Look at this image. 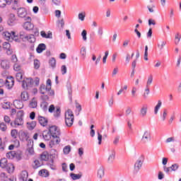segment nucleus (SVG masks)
Here are the masks:
<instances>
[{
	"label": "nucleus",
	"instance_id": "9d476101",
	"mask_svg": "<svg viewBox=\"0 0 181 181\" xmlns=\"http://www.w3.org/2000/svg\"><path fill=\"white\" fill-rule=\"evenodd\" d=\"M3 49L6 50V54L11 55L13 53V49L11 47V44L9 42H4L3 43Z\"/></svg>",
	"mask_w": 181,
	"mask_h": 181
},
{
	"label": "nucleus",
	"instance_id": "cd10ccee",
	"mask_svg": "<svg viewBox=\"0 0 181 181\" xmlns=\"http://www.w3.org/2000/svg\"><path fill=\"white\" fill-rule=\"evenodd\" d=\"M21 97L23 101H28V100H29V95L27 93L26 91L22 92Z\"/></svg>",
	"mask_w": 181,
	"mask_h": 181
},
{
	"label": "nucleus",
	"instance_id": "4c0bfd02",
	"mask_svg": "<svg viewBox=\"0 0 181 181\" xmlns=\"http://www.w3.org/2000/svg\"><path fill=\"white\" fill-rule=\"evenodd\" d=\"M78 18L80 21L83 22V21H84V19L86 18V13L84 11L79 13L78 15Z\"/></svg>",
	"mask_w": 181,
	"mask_h": 181
},
{
	"label": "nucleus",
	"instance_id": "9b49d317",
	"mask_svg": "<svg viewBox=\"0 0 181 181\" xmlns=\"http://www.w3.org/2000/svg\"><path fill=\"white\" fill-rule=\"evenodd\" d=\"M13 83L14 81L13 78H10L9 80L6 79L4 86L6 87V88H8V90H11V88L13 87Z\"/></svg>",
	"mask_w": 181,
	"mask_h": 181
},
{
	"label": "nucleus",
	"instance_id": "603ef678",
	"mask_svg": "<svg viewBox=\"0 0 181 181\" xmlns=\"http://www.w3.org/2000/svg\"><path fill=\"white\" fill-rule=\"evenodd\" d=\"M61 71H62V74L64 76V74L67 73V66H66V65H62L61 66Z\"/></svg>",
	"mask_w": 181,
	"mask_h": 181
},
{
	"label": "nucleus",
	"instance_id": "f03ea898",
	"mask_svg": "<svg viewBox=\"0 0 181 181\" xmlns=\"http://www.w3.org/2000/svg\"><path fill=\"white\" fill-rule=\"evenodd\" d=\"M3 37L4 39H6V40H9L10 42H12V40H14L15 42H21V40L18 39L16 33L13 31H11V33L8 31L3 33Z\"/></svg>",
	"mask_w": 181,
	"mask_h": 181
},
{
	"label": "nucleus",
	"instance_id": "2eb2a0df",
	"mask_svg": "<svg viewBox=\"0 0 181 181\" xmlns=\"http://www.w3.org/2000/svg\"><path fill=\"white\" fill-rule=\"evenodd\" d=\"M38 121L42 127H46V125H47L48 121L45 117L40 116L38 117Z\"/></svg>",
	"mask_w": 181,
	"mask_h": 181
},
{
	"label": "nucleus",
	"instance_id": "5701e85b",
	"mask_svg": "<svg viewBox=\"0 0 181 181\" xmlns=\"http://www.w3.org/2000/svg\"><path fill=\"white\" fill-rule=\"evenodd\" d=\"M27 124L28 129H29L30 131H33V129H35V127H36V122L33 121L31 122H28Z\"/></svg>",
	"mask_w": 181,
	"mask_h": 181
},
{
	"label": "nucleus",
	"instance_id": "b1692460",
	"mask_svg": "<svg viewBox=\"0 0 181 181\" xmlns=\"http://www.w3.org/2000/svg\"><path fill=\"white\" fill-rule=\"evenodd\" d=\"M43 50H46V45L40 44L36 49L37 53H42Z\"/></svg>",
	"mask_w": 181,
	"mask_h": 181
},
{
	"label": "nucleus",
	"instance_id": "1a4fd4ad",
	"mask_svg": "<svg viewBox=\"0 0 181 181\" xmlns=\"http://www.w3.org/2000/svg\"><path fill=\"white\" fill-rule=\"evenodd\" d=\"M149 141H151V132L146 131L142 136L141 142L142 144H148Z\"/></svg>",
	"mask_w": 181,
	"mask_h": 181
},
{
	"label": "nucleus",
	"instance_id": "ddd939ff",
	"mask_svg": "<svg viewBox=\"0 0 181 181\" xmlns=\"http://www.w3.org/2000/svg\"><path fill=\"white\" fill-rule=\"evenodd\" d=\"M13 105L17 110H22L23 108V102L21 100H16L13 102Z\"/></svg>",
	"mask_w": 181,
	"mask_h": 181
},
{
	"label": "nucleus",
	"instance_id": "6ab92c4d",
	"mask_svg": "<svg viewBox=\"0 0 181 181\" xmlns=\"http://www.w3.org/2000/svg\"><path fill=\"white\" fill-rule=\"evenodd\" d=\"M40 35L42 36V37H44L45 39H52V32L49 31L48 34H46V32L45 31H41L40 32Z\"/></svg>",
	"mask_w": 181,
	"mask_h": 181
},
{
	"label": "nucleus",
	"instance_id": "6e6552de",
	"mask_svg": "<svg viewBox=\"0 0 181 181\" xmlns=\"http://www.w3.org/2000/svg\"><path fill=\"white\" fill-rule=\"evenodd\" d=\"M144 159H145V158L144 157V156H141L139 158V159L137 160V161L134 164V169L135 170H139L141 169V168H142V164L144 163Z\"/></svg>",
	"mask_w": 181,
	"mask_h": 181
},
{
	"label": "nucleus",
	"instance_id": "dca6fc26",
	"mask_svg": "<svg viewBox=\"0 0 181 181\" xmlns=\"http://www.w3.org/2000/svg\"><path fill=\"white\" fill-rule=\"evenodd\" d=\"M4 169L7 170L8 173H13V171L15 170V166H13V164L12 163H8Z\"/></svg>",
	"mask_w": 181,
	"mask_h": 181
},
{
	"label": "nucleus",
	"instance_id": "0eeeda50",
	"mask_svg": "<svg viewBox=\"0 0 181 181\" xmlns=\"http://www.w3.org/2000/svg\"><path fill=\"white\" fill-rule=\"evenodd\" d=\"M17 15L18 18H24L26 19V17L28 16V11H26V8L25 7H20L17 9Z\"/></svg>",
	"mask_w": 181,
	"mask_h": 181
},
{
	"label": "nucleus",
	"instance_id": "49530a36",
	"mask_svg": "<svg viewBox=\"0 0 181 181\" xmlns=\"http://www.w3.org/2000/svg\"><path fill=\"white\" fill-rule=\"evenodd\" d=\"M47 105H49L47 102H42L41 103V108H42L44 111H47Z\"/></svg>",
	"mask_w": 181,
	"mask_h": 181
},
{
	"label": "nucleus",
	"instance_id": "a878e982",
	"mask_svg": "<svg viewBox=\"0 0 181 181\" xmlns=\"http://www.w3.org/2000/svg\"><path fill=\"white\" fill-rule=\"evenodd\" d=\"M98 176L100 179L104 177V167L100 166L98 170Z\"/></svg>",
	"mask_w": 181,
	"mask_h": 181
},
{
	"label": "nucleus",
	"instance_id": "7c9ffc66",
	"mask_svg": "<svg viewBox=\"0 0 181 181\" xmlns=\"http://www.w3.org/2000/svg\"><path fill=\"white\" fill-rule=\"evenodd\" d=\"M9 19L8 21V25H11V23H13L15 21H16V18H15V14L13 13H10L9 15Z\"/></svg>",
	"mask_w": 181,
	"mask_h": 181
},
{
	"label": "nucleus",
	"instance_id": "37998d69",
	"mask_svg": "<svg viewBox=\"0 0 181 181\" xmlns=\"http://www.w3.org/2000/svg\"><path fill=\"white\" fill-rule=\"evenodd\" d=\"M40 166H42V165L39 160H35L34 161V165H33V169H37V168H40Z\"/></svg>",
	"mask_w": 181,
	"mask_h": 181
},
{
	"label": "nucleus",
	"instance_id": "f8f14e48",
	"mask_svg": "<svg viewBox=\"0 0 181 181\" xmlns=\"http://www.w3.org/2000/svg\"><path fill=\"white\" fill-rule=\"evenodd\" d=\"M28 177H29V173H28V171L23 170L20 175L19 180L21 181H28Z\"/></svg>",
	"mask_w": 181,
	"mask_h": 181
},
{
	"label": "nucleus",
	"instance_id": "13d9d810",
	"mask_svg": "<svg viewBox=\"0 0 181 181\" xmlns=\"http://www.w3.org/2000/svg\"><path fill=\"white\" fill-rule=\"evenodd\" d=\"M144 60L148 62V45L145 46V51H144Z\"/></svg>",
	"mask_w": 181,
	"mask_h": 181
},
{
	"label": "nucleus",
	"instance_id": "4be33fe9",
	"mask_svg": "<svg viewBox=\"0 0 181 181\" xmlns=\"http://www.w3.org/2000/svg\"><path fill=\"white\" fill-rule=\"evenodd\" d=\"M1 66L2 67V69L8 70V69H9L10 67L9 62L6 60H2L1 62Z\"/></svg>",
	"mask_w": 181,
	"mask_h": 181
},
{
	"label": "nucleus",
	"instance_id": "7ed1b4c3",
	"mask_svg": "<svg viewBox=\"0 0 181 181\" xmlns=\"http://www.w3.org/2000/svg\"><path fill=\"white\" fill-rule=\"evenodd\" d=\"M6 158H8V159H13V158H16L18 160H21V159H22V152L10 151L6 153Z\"/></svg>",
	"mask_w": 181,
	"mask_h": 181
},
{
	"label": "nucleus",
	"instance_id": "864d4df0",
	"mask_svg": "<svg viewBox=\"0 0 181 181\" xmlns=\"http://www.w3.org/2000/svg\"><path fill=\"white\" fill-rule=\"evenodd\" d=\"M81 36H82L83 40H84V42L87 41V30H83L81 33Z\"/></svg>",
	"mask_w": 181,
	"mask_h": 181
},
{
	"label": "nucleus",
	"instance_id": "052dcab7",
	"mask_svg": "<svg viewBox=\"0 0 181 181\" xmlns=\"http://www.w3.org/2000/svg\"><path fill=\"white\" fill-rule=\"evenodd\" d=\"M166 117H168V110H164L163 112V116H162V121H165V119H166Z\"/></svg>",
	"mask_w": 181,
	"mask_h": 181
},
{
	"label": "nucleus",
	"instance_id": "c85d7f7f",
	"mask_svg": "<svg viewBox=\"0 0 181 181\" xmlns=\"http://www.w3.org/2000/svg\"><path fill=\"white\" fill-rule=\"evenodd\" d=\"M114 159H115V151H113L107 159L108 163H112V162H114Z\"/></svg>",
	"mask_w": 181,
	"mask_h": 181
},
{
	"label": "nucleus",
	"instance_id": "aec40b11",
	"mask_svg": "<svg viewBox=\"0 0 181 181\" xmlns=\"http://www.w3.org/2000/svg\"><path fill=\"white\" fill-rule=\"evenodd\" d=\"M28 107L30 108H36V107H37V100H36L35 98H33L29 103Z\"/></svg>",
	"mask_w": 181,
	"mask_h": 181
},
{
	"label": "nucleus",
	"instance_id": "e433bc0d",
	"mask_svg": "<svg viewBox=\"0 0 181 181\" xmlns=\"http://www.w3.org/2000/svg\"><path fill=\"white\" fill-rule=\"evenodd\" d=\"M170 172H176L179 169V164L175 163L170 166Z\"/></svg>",
	"mask_w": 181,
	"mask_h": 181
},
{
	"label": "nucleus",
	"instance_id": "e2e57ef3",
	"mask_svg": "<svg viewBox=\"0 0 181 181\" xmlns=\"http://www.w3.org/2000/svg\"><path fill=\"white\" fill-rule=\"evenodd\" d=\"M22 87L25 89L28 88V87H29V85H28V81H26V79L23 81Z\"/></svg>",
	"mask_w": 181,
	"mask_h": 181
},
{
	"label": "nucleus",
	"instance_id": "f704fd0d",
	"mask_svg": "<svg viewBox=\"0 0 181 181\" xmlns=\"http://www.w3.org/2000/svg\"><path fill=\"white\" fill-rule=\"evenodd\" d=\"M49 64L52 69H54V67H56V59H54V57L51 58L49 61Z\"/></svg>",
	"mask_w": 181,
	"mask_h": 181
},
{
	"label": "nucleus",
	"instance_id": "3c124183",
	"mask_svg": "<svg viewBox=\"0 0 181 181\" xmlns=\"http://www.w3.org/2000/svg\"><path fill=\"white\" fill-rule=\"evenodd\" d=\"M40 91L41 94H45L46 93V86L45 85H41L40 87Z\"/></svg>",
	"mask_w": 181,
	"mask_h": 181
},
{
	"label": "nucleus",
	"instance_id": "4d7b16f0",
	"mask_svg": "<svg viewBox=\"0 0 181 181\" xmlns=\"http://www.w3.org/2000/svg\"><path fill=\"white\" fill-rule=\"evenodd\" d=\"M0 129L1 131H3V132H5V131H6L7 127H6V124H5V123L2 122L0 124Z\"/></svg>",
	"mask_w": 181,
	"mask_h": 181
},
{
	"label": "nucleus",
	"instance_id": "a211bd4d",
	"mask_svg": "<svg viewBox=\"0 0 181 181\" xmlns=\"http://www.w3.org/2000/svg\"><path fill=\"white\" fill-rule=\"evenodd\" d=\"M148 112V105H144L140 110V114L141 117H145Z\"/></svg>",
	"mask_w": 181,
	"mask_h": 181
},
{
	"label": "nucleus",
	"instance_id": "ea45409f",
	"mask_svg": "<svg viewBox=\"0 0 181 181\" xmlns=\"http://www.w3.org/2000/svg\"><path fill=\"white\" fill-rule=\"evenodd\" d=\"M52 90V81L50 79H47V86H46V91H49Z\"/></svg>",
	"mask_w": 181,
	"mask_h": 181
},
{
	"label": "nucleus",
	"instance_id": "473e14b6",
	"mask_svg": "<svg viewBox=\"0 0 181 181\" xmlns=\"http://www.w3.org/2000/svg\"><path fill=\"white\" fill-rule=\"evenodd\" d=\"M71 177L73 179V180H77L78 179H81V174H74L71 173L70 174Z\"/></svg>",
	"mask_w": 181,
	"mask_h": 181
},
{
	"label": "nucleus",
	"instance_id": "a19ab883",
	"mask_svg": "<svg viewBox=\"0 0 181 181\" xmlns=\"http://www.w3.org/2000/svg\"><path fill=\"white\" fill-rule=\"evenodd\" d=\"M81 54L82 56V57L83 59H85L86 54H87V51H86V47H82L81 49Z\"/></svg>",
	"mask_w": 181,
	"mask_h": 181
},
{
	"label": "nucleus",
	"instance_id": "58836bf2",
	"mask_svg": "<svg viewBox=\"0 0 181 181\" xmlns=\"http://www.w3.org/2000/svg\"><path fill=\"white\" fill-rule=\"evenodd\" d=\"M63 151L65 155H69V153H70V151H71V147L70 146H66Z\"/></svg>",
	"mask_w": 181,
	"mask_h": 181
},
{
	"label": "nucleus",
	"instance_id": "680f3d73",
	"mask_svg": "<svg viewBox=\"0 0 181 181\" xmlns=\"http://www.w3.org/2000/svg\"><path fill=\"white\" fill-rule=\"evenodd\" d=\"M145 91L146 93H144L143 96L144 97V98H146L148 95H149V87L146 86Z\"/></svg>",
	"mask_w": 181,
	"mask_h": 181
},
{
	"label": "nucleus",
	"instance_id": "de8ad7c7",
	"mask_svg": "<svg viewBox=\"0 0 181 181\" xmlns=\"http://www.w3.org/2000/svg\"><path fill=\"white\" fill-rule=\"evenodd\" d=\"M52 142H54L57 145H59L60 144V136H58L57 137H53V139L51 140Z\"/></svg>",
	"mask_w": 181,
	"mask_h": 181
},
{
	"label": "nucleus",
	"instance_id": "a18cd8bd",
	"mask_svg": "<svg viewBox=\"0 0 181 181\" xmlns=\"http://www.w3.org/2000/svg\"><path fill=\"white\" fill-rule=\"evenodd\" d=\"M40 67V62L38 59H34V69L37 70Z\"/></svg>",
	"mask_w": 181,
	"mask_h": 181
},
{
	"label": "nucleus",
	"instance_id": "f3484780",
	"mask_svg": "<svg viewBox=\"0 0 181 181\" xmlns=\"http://www.w3.org/2000/svg\"><path fill=\"white\" fill-rule=\"evenodd\" d=\"M20 138H22L23 141H28L29 139V132H21L20 134Z\"/></svg>",
	"mask_w": 181,
	"mask_h": 181
},
{
	"label": "nucleus",
	"instance_id": "f257e3e1",
	"mask_svg": "<svg viewBox=\"0 0 181 181\" xmlns=\"http://www.w3.org/2000/svg\"><path fill=\"white\" fill-rule=\"evenodd\" d=\"M74 122V115L73 114V111L71 110H68L65 112V124L66 127H72Z\"/></svg>",
	"mask_w": 181,
	"mask_h": 181
},
{
	"label": "nucleus",
	"instance_id": "5fc2aeb1",
	"mask_svg": "<svg viewBox=\"0 0 181 181\" xmlns=\"http://www.w3.org/2000/svg\"><path fill=\"white\" fill-rule=\"evenodd\" d=\"M0 177L1 180H4V181H8V180L9 179L8 178V176H6V174H5V173H1L0 175Z\"/></svg>",
	"mask_w": 181,
	"mask_h": 181
},
{
	"label": "nucleus",
	"instance_id": "bf43d9fd",
	"mask_svg": "<svg viewBox=\"0 0 181 181\" xmlns=\"http://www.w3.org/2000/svg\"><path fill=\"white\" fill-rule=\"evenodd\" d=\"M98 34L103 37V35H104V30H103V27H99L98 30Z\"/></svg>",
	"mask_w": 181,
	"mask_h": 181
},
{
	"label": "nucleus",
	"instance_id": "8fccbe9b",
	"mask_svg": "<svg viewBox=\"0 0 181 181\" xmlns=\"http://www.w3.org/2000/svg\"><path fill=\"white\" fill-rule=\"evenodd\" d=\"M108 54H110V52L108 51H105V55L103 58V64H105V63H107V58L108 57Z\"/></svg>",
	"mask_w": 181,
	"mask_h": 181
},
{
	"label": "nucleus",
	"instance_id": "c9c22d12",
	"mask_svg": "<svg viewBox=\"0 0 181 181\" xmlns=\"http://www.w3.org/2000/svg\"><path fill=\"white\" fill-rule=\"evenodd\" d=\"M152 81H153V76H152V74H151L148 77L146 87H149V86H151V84H152Z\"/></svg>",
	"mask_w": 181,
	"mask_h": 181
},
{
	"label": "nucleus",
	"instance_id": "c03bdc74",
	"mask_svg": "<svg viewBox=\"0 0 181 181\" xmlns=\"http://www.w3.org/2000/svg\"><path fill=\"white\" fill-rule=\"evenodd\" d=\"M11 135L12 138H14V139H16L18 138V130L16 129L11 130Z\"/></svg>",
	"mask_w": 181,
	"mask_h": 181
},
{
	"label": "nucleus",
	"instance_id": "423d86ee",
	"mask_svg": "<svg viewBox=\"0 0 181 181\" xmlns=\"http://www.w3.org/2000/svg\"><path fill=\"white\" fill-rule=\"evenodd\" d=\"M25 21H27V22L23 25L24 29H25V30H32L33 28H35V25L30 22L32 18L30 16H28Z\"/></svg>",
	"mask_w": 181,
	"mask_h": 181
},
{
	"label": "nucleus",
	"instance_id": "39448f33",
	"mask_svg": "<svg viewBox=\"0 0 181 181\" xmlns=\"http://www.w3.org/2000/svg\"><path fill=\"white\" fill-rule=\"evenodd\" d=\"M23 110H20L17 112V118L14 120V125L18 127L23 124Z\"/></svg>",
	"mask_w": 181,
	"mask_h": 181
},
{
	"label": "nucleus",
	"instance_id": "72a5a7b5",
	"mask_svg": "<svg viewBox=\"0 0 181 181\" xmlns=\"http://www.w3.org/2000/svg\"><path fill=\"white\" fill-rule=\"evenodd\" d=\"M27 41L30 42V43H35V42H36V38L35 37V35H28Z\"/></svg>",
	"mask_w": 181,
	"mask_h": 181
},
{
	"label": "nucleus",
	"instance_id": "c756f323",
	"mask_svg": "<svg viewBox=\"0 0 181 181\" xmlns=\"http://www.w3.org/2000/svg\"><path fill=\"white\" fill-rule=\"evenodd\" d=\"M1 105L4 110H9L11 108V103L9 102H3Z\"/></svg>",
	"mask_w": 181,
	"mask_h": 181
},
{
	"label": "nucleus",
	"instance_id": "4468645a",
	"mask_svg": "<svg viewBox=\"0 0 181 181\" xmlns=\"http://www.w3.org/2000/svg\"><path fill=\"white\" fill-rule=\"evenodd\" d=\"M42 137L45 141H50L52 138V134L50 133V131L45 130L42 133Z\"/></svg>",
	"mask_w": 181,
	"mask_h": 181
},
{
	"label": "nucleus",
	"instance_id": "338daca9",
	"mask_svg": "<svg viewBox=\"0 0 181 181\" xmlns=\"http://www.w3.org/2000/svg\"><path fill=\"white\" fill-rule=\"evenodd\" d=\"M125 112H126V117H128V115H129V114L132 112V109L131 108V107H127Z\"/></svg>",
	"mask_w": 181,
	"mask_h": 181
},
{
	"label": "nucleus",
	"instance_id": "393cba45",
	"mask_svg": "<svg viewBox=\"0 0 181 181\" xmlns=\"http://www.w3.org/2000/svg\"><path fill=\"white\" fill-rule=\"evenodd\" d=\"M39 175L42 176V177H47L49 176V171L47 170H40L39 171Z\"/></svg>",
	"mask_w": 181,
	"mask_h": 181
},
{
	"label": "nucleus",
	"instance_id": "412c9836",
	"mask_svg": "<svg viewBox=\"0 0 181 181\" xmlns=\"http://www.w3.org/2000/svg\"><path fill=\"white\" fill-rule=\"evenodd\" d=\"M160 107H162V100H159L158 101L157 105L154 107V114L155 115H158L159 110H160Z\"/></svg>",
	"mask_w": 181,
	"mask_h": 181
},
{
	"label": "nucleus",
	"instance_id": "69168bd1",
	"mask_svg": "<svg viewBox=\"0 0 181 181\" xmlns=\"http://www.w3.org/2000/svg\"><path fill=\"white\" fill-rule=\"evenodd\" d=\"M54 117H59L60 116V107H58L56 109L54 113Z\"/></svg>",
	"mask_w": 181,
	"mask_h": 181
},
{
	"label": "nucleus",
	"instance_id": "6e6d98bb",
	"mask_svg": "<svg viewBox=\"0 0 181 181\" xmlns=\"http://www.w3.org/2000/svg\"><path fill=\"white\" fill-rule=\"evenodd\" d=\"M27 84L28 85V87H32V86L34 83V81L32 79V78H29L26 79Z\"/></svg>",
	"mask_w": 181,
	"mask_h": 181
},
{
	"label": "nucleus",
	"instance_id": "09e8293b",
	"mask_svg": "<svg viewBox=\"0 0 181 181\" xmlns=\"http://www.w3.org/2000/svg\"><path fill=\"white\" fill-rule=\"evenodd\" d=\"M4 121L6 124H11V126L13 127V123L11 122V117L8 116H4Z\"/></svg>",
	"mask_w": 181,
	"mask_h": 181
},
{
	"label": "nucleus",
	"instance_id": "79ce46f5",
	"mask_svg": "<svg viewBox=\"0 0 181 181\" xmlns=\"http://www.w3.org/2000/svg\"><path fill=\"white\" fill-rule=\"evenodd\" d=\"M166 46V42L165 41H160V43L158 44V47L159 50H162L163 47Z\"/></svg>",
	"mask_w": 181,
	"mask_h": 181
},
{
	"label": "nucleus",
	"instance_id": "20e7f679",
	"mask_svg": "<svg viewBox=\"0 0 181 181\" xmlns=\"http://www.w3.org/2000/svg\"><path fill=\"white\" fill-rule=\"evenodd\" d=\"M49 131L51 133L52 138H57L60 136V129L56 126H51L49 127Z\"/></svg>",
	"mask_w": 181,
	"mask_h": 181
},
{
	"label": "nucleus",
	"instance_id": "0e129e2a",
	"mask_svg": "<svg viewBox=\"0 0 181 181\" xmlns=\"http://www.w3.org/2000/svg\"><path fill=\"white\" fill-rule=\"evenodd\" d=\"M13 69L16 71H19V70H21V65L18 64H15L13 66Z\"/></svg>",
	"mask_w": 181,
	"mask_h": 181
},
{
	"label": "nucleus",
	"instance_id": "774afa93",
	"mask_svg": "<svg viewBox=\"0 0 181 181\" xmlns=\"http://www.w3.org/2000/svg\"><path fill=\"white\" fill-rule=\"evenodd\" d=\"M16 78H17V80H22V78H23V75L22 74V73H21V72L17 73Z\"/></svg>",
	"mask_w": 181,
	"mask_h": 181
},
{
	"label": "nucleus",
	"instance_id": "bb28decb",
	"mask_svg": "<svg viewBox=\"0 0 181 181\" xmlns=\"http://www.w3.org/2000/svg\"><path fill=\"white\" fill-rule=\"evenodd\" d=\"M8 164L9 163H8V160L6 158H2L0 160V166L2 168V169H5Z\"/></svg>",
	"mask_w": 181,
	"mask_h": 181
},
{
	"label": "nucleus",
	"instance_id": "2f4dec72",
	"mask_svg": "<svg viewBox=\"0 0 181 181\" xmlns=\"http://www.w3.org/2000/svg\"><path fill=\"white\" fill-rule=\"evenodd\" d=\"M20 38L22 39L23 42H27L28 35L25 33V32H20Z\"/></svg>",
	"mask_w": 181,
	"mask_h": 181
}]
</instances>
